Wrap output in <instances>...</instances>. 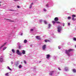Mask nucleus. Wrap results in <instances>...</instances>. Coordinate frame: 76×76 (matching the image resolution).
Segmentation results:
<instances>
[{
    "instance_id": "nucleus-19",
    "label": "nucleus",
    "mask_w": 76,
    "mask_h": 76,
    "mask_svg": "<svg viewBox=\"0 0 76 76\" xmlns=\"http://www.w3.org/2000/svg\"><path fill=\"white\" fill-rule=\"evenodd\" d=\"M56 22V21H52V23H53V25H54L55 23Z\"/></svg>"
},
{
    "instance_id": "nucleus-7",
    "label": "nucleus",
    "mask_w": 76,
    "mask_h": 76,
    "mask_svg": "<svg viewBox=\"0 0 76 76\" xmlns=\"http://www.w3.org/2000/svg\"><path fill=\"white\" fill-rule=\"evenodd\" d=\"M46 48H47V47H46V45H45L43 46L42 48L43 50H45Z\"/></svg>"
},
{
    "instance_id": "nucleus-15",
    "label": "nucleus",
    "mask_w": 76,
    "mask_h": 76,
    "mask_svg": "<svg viewBox=\"0 0 76 76\" xmlns=\"http://www.w3.org/2000/svg\"><path fill=\"white\" fill-rule=\"evenodd\" d=\"M72 20L75 21V20H76V19L74 17H72Z\"/></svg>"
},
{
    "instance_id": "nucleus-16",
    "label": "nucleus",
    "mask_w": 76,
    "mask_h": 76,
    "mask_svg": "<svg viewBox=\"0 0 76 76\" xmlns=\"http://www.w3.org/2000/svg\"><path fill=\"white\" fill-rule=\"evenodd\" d=\"M48 26V28H50V27L51 26V24H49Z\"/></svg>"
},
{
    "instance_id": "nucleus-31",
    "label": "nucleus",
    "mask_w": 76,
    "mask_h": 76,
    "mask_svg": "<svg viewBox=\"0 0 76 76\" xmlns=\"http://www.w3.org/2000/svg\"><path fill=\"white\" fill-rule=\"evenodd\" d=\"M32 6L31 5H30V6L29 7L30 9H31V8H32Z\"/></svg>"
},
{
    "instance_id": "nucleus-11",
    "label": "nucleus",
    "mask_w": 76,
    "mask_h": 76,
    "mask_svg": "<svg viewBox=\"0 0 76 76\" xmlns=\"http://www.w3.org/2000/svg\"><path fill=\"white\" fill-rule=\"evenodd\" d=\"M36 38L38 39H40V37H39L38 36H36Z\"/></svg>"
},
{
    "instance_id": "nucleus-23",
    "label": "nucleus",
    "mask_w": 76,
    "mask_h": 76,
    "mask_svg": "<svg viewBox=\"0 0 76 76\" xmlns=\"http://www.w3.org/2000/svg\"><path fill=\"white\" fill-rule=\"evenodd\" d=\"M56 23H59V24L61 23H60V22L59 21H57L56 22Z\"/></svg>"
},
{
    "instance_id": "nucleus-43",
    "label": "nucleus",
    "mask_w": 76,
    "mask_h": 76,
    "mask_svg": "<svg viewBox=\"0 0 76 76\" xmlns=\"http://www.w3.org/2000/svg\"><path fill=\"white\" fill-rule=\"evenodd\" d=\"M6 43H4V45H6Z\"/></svg>"
},
{
    "instance_id": "nucleus-18",
    "label": "nucleus",
    "mask_w": 76,
    "mask_h": 76,
    "mask_svg": "<svg viewBox=\"0 0 76 76\" xmlns=\"http://www.w3.org/2000/svg\"><path fill=\"white\" fill-rule=\"evenodd\" d=\"M67 19L69 20H70V19H71V17L69 16V17H68Z\"/></svg>"
},
{
    "instance_id": "nucleus-37",
    "label": "nucleus",
    "mask_w": 76,
    "mask_h": 76,
    "mask_svg": "<svg viewBox=\"0 0 76 76\" xmlns=\"http://www.w3.org/2000/svg\"><path fill=\"white\" fill-rule=\"evenodd\" d=\"M21 47L20 46H19V49H20V48Z\"/></svg>"
},
{
    "instance_id": "nucleus-33",
    "label": "nucleus",
    "mask_w": 76,
    "mask_h": 76,
    "mask_svg": "<svg viewBox=\"0 0 76 76\" xmlns=\"http://www.w3.org/2000/svg\"><path fill=\"white\" fill-rule=\"evenodd\" d=\"M34 31V29H31V30H30V31Z\"/></svg>"
},
{
    "instance_id": "nucleus-44",
    "label": "nucleus",
    "mask_w": 76,
    "mask_h": 76,
    "mask_svg": "<svg viewBox=\"0 0 76 76\" xmlns=\"http://www.w3.org/2000/svg\"><path fill=\"white\" fill-rule=\"evenodd\" d=\"M64 24H64V23L63 24V26H64Z\"/></svg>"
},
{
    "instance_id": "nucleus-20",
    "label": "nucleus",
    "mask_w": 76,
    "mask_h": 76,
    "mask_svg": "<svg viewBox=\"0 0 76 76\" xmlns=\"http://www.w3.org/2000/svg\"><path fill=\"white\" fill-rule=\"evenodd\" d=\"M7 48V47H4L3 48V50H6Z\"/></svg>"
},
{
    "instance_id": "nucleus-12",
    "label": "nucleus",
    "mask_w": 76,
    "mask_h": 76,
    "mask_svg": "<svg viewBox=\"0 0 76 76\" xmlns=\"http://www.w3.org/2000/svg\"><path fill=\"white\" fill-rule=\"evenodd\" d=\"M64 70L65 71H68V68L67 67H65L64 68Z\"/></svg>"
},
{
    "instance_id": "nucleus-35",
    "label": "nucleus",
    "mask_w": 76,
    "mask_h": 76,
    "mask_svg": "<svg viewBox=\"0 0 76 76\" xmlns=\"http://www.w3.org/2000/svg\"><path fill=\"white\" fill-rule=\"evenodd\" d=\"M17 8H20V7L19 6H17Z\"/></svg>"
},
{
    "instance_id": "nucleus-29",
    "label": "nucleus",
    "mask_w": 76,
    "mask_h": 76,
    "mask_svg": "<svg viewBox=\"0 0 76 76\" xmlns=\"http://www.w3.org/2000/svg\"><path fill=\"white\" fill-rule=\"evenodd\" d=\"M73 38L74 41H76V38L75 37H74Z\"/></svg>"
},
{
    "instance_id": "nucleus-14",
    "label": "nucleus",
    "mask_w": 76,
    "mask_h": 76,
    "mask_svg": "<svg viewBox=\"0 0 76 76\" xmlns=\"http://www.w3.org/2000/svg\"><path fill=\"white\" fill-rule=\"evenodd\" d=\"M73 72L74 73H76V69H73Z\"/></svg>"
},
{
    "instance_id": "nucleus-38",
    "label": "nucleus",
    "mask_w": 76,
    "mask_h": 76,
    "mask_svg": "<svg viewBox=\"0 0 76 76\" xmlns=\"http://www.w3.org/2000/svg\"><path fill=\"white\" fill-rule=\"evenodd\" d=\"M0 3H1V2H0V6H1V4Z\"/></svg>"
},
{
    "instance_id": "nucleus-28",
    "label": "nucleus",
    "mask_w": 76,
    "mask_h": 76,
    "mask_svg": "<svg viewBox=\"0 0 76 76\" xmlns=\"http://www.w3.org/2000/svg\"><path fill=\"white\" fill-rule=\"evenodd\" d=\"M44 22L45 24H47V21H44Z\"/></svg>"
},
{
    "instance_id": "nucleus-3",
    "label": "nucleus",
    "mask_w": 76,
    "mask_h": 76,
    "mask_svg": "<svg viewBox=\"0 0 76 76\" xmlns=\"http://www.w3.org/2000/svg\"><path fill=\"white\" fill-rule=\"evenodd\" d=\"M17 54L18 55H19V56H21L22 54H21V53L19 52V50H17Z\"/></svg>"
},
{
    "instance_id": "nucleus-39",
    "label": "nucleus",
    "mask_w": 76,
    "mask_h": 76,
    "mask_svg": "<svg viewBox=\"0 0 76 76\" xmlns=\"http://www.w3.org/2000/svg\"><path fill=\"white\" fill-rule=\"evenodd\" d=\"M68 26H69V25H70V23H68Z\"/></svg>"
},
{
    "instance_id": "nucleus-5",
    "label": "nucleus",
    "mask_w": 76,
    "mask_h": 76,
    "mask_svg": "<svg viewBox=\"0 0 76 76\" xmlns=\"http://www.w3.org/2000/svg\"><path fill=\"white\" fill-rule=\"evenodd\" d=\"M4 19H7V20H9V22H14V21H13V20H12L10 19L5 18Z\"/></svg>"
},
{
    "instance_id": "nucleus-41",
    "label": "nucleus",
    "mask_w": 76,
    "mask_h": 76,
    "mask_svg": "<svg viewBox=\"0 0 76 76\" xmlns=\"http://www.w3.org/2000/svg\"><path fill=\"white\" fill-rule=\"evenodd\" d=\"M15 1H19V0H14Z\"/></svg>"
},
{
    "instance_id": "nucleus-17",
    "label": "nucleus",
    "mask_w": 76,
    "mask_h": 76,
    "mask_svg": "<svg viewBox=\"0 0 76 76\" xmlns=\"http://www.w3.org/2000/svg\"><path fill=\"white\" fill-rule=\"evenodd\" d=\"M24 43H26L27 42V40L26 39H25L24 41Z\"/></svg>"
},
{
    "instance_id": "nucleus-9",
    "label": "nucleus",
    "mask_w": 76,
    "mask_h": 76,
    "mask_svg": "<svg viewBox=\"0 0 76 76\" xmlns=\"http://www.w3.org/2000/svg\"><path fill=\"white\" fill-rule=\"evenodd\" d=\"M3 59L2 58H0V62H1V63L3 62Z\"/></svg>"
},
{
    "instance_id": "nucleus-36",
    "label": "nucleus",
    "mask_w": 76,
    "mask_h": 76,
    "mask_svg": "<svg viewBox=\"0 0 76 76\" xmlns=\"http://www.w3.org/2000/svg\"><path fill=\"white\" fill-rule=\"evenodd\" d=\"M58 49H61V47H60L59 46L58 47Z\"/></svg>"
},
{
    "instance_id": "nucleus-47",
    "label": "nucleus",
    "mask_w": 76,
    "mask_h": 76,
    "mask_svg": "<svg viewBox=\"0 0 76 76\" xmlns=\"http://www.w3.org/2000/svg\"><path fill=\"white\" fill-rule=\"evenodd\" d=\"M75 48H76V45L75 46Z\"/></svg>"
},
{
    "instance_id": "nucleus-25",
    "label": "nucleus",
    "mask_w": 76,
    "mask_h": 76,
    "mask_svg": "<svg viewBox=\"0 0 76 76\" xmlns=\"http://www.w3.org/2000/svg\"><path fill=\"white\" fill-rule=\"evenodd\" d=\"M12 51L13 52V53H15V50L14 49H12Z\"/></svg>"
},
{
    "instance_id": "nucleus-32",
    "label": "nucleus",
    "mask_w": 76,
    "mask_h": 76,
    "mask_svg": "<svg viewBox=\"0 0 76 76\" xmlns=\"http://www.w3.org/2000/svg\"><path fill=\"white\" fill-rule=\"evenodd\" d=\"M46 7H48V4H46Z\"/></svg>"
},
{
    "instance_id": "nucleus-13",
    "label": "nucleus",
    "mask_w": 76,
    "mask_h": 76,
    "mask_svg": "<svg viewBox=\"0 0 76 76\" xmlns=\"http://www.w3.org/2000/svg\"><path fill=\"white\" fill-rule=\"evenodd\" d=\"M22 53L23 54H25V51L24 50H23Z\"/></svg>"
},
{
    "instance_id": "nucleus-27",
    "label": "nucleus",
    "mask_w": 76,
    "mask_h": 76,
    "mask_svg": "<svg viewBox=\"0 0 76 76\" xmlns=\"http://www.w3.org/2000/svg\"><path fill=\"white\" fill-rule=\"evenodd\" d=\"M43 10H44V12H46L47 11V10H46V9H45V8H44L43 9Z\"/></svg>"
},
{
    "instance_id": "nucleus-22",
    "label": "nucleus",
    "mask_w": 76,
    "mask_h": 76,
    "mask_svg": "<svg viewBox=\"0 0 76 76\" xmlns=\"http://www.w3.org/2000/svg\"><path fill=\"white\" fill-rule=\"evenodd\" d=\"M5 76H9V73H7L5 74Z\"/></svg>"
},
{
    "instance_id": "nucleus-42",
    "label": "nucleus",
    "mask_w": 76,
    "mask_h": 76,
    "mask_svg": "<svg viewBox=\"0 0 76 76\" xmlns=\"http://www.w3.org/2000/svg\"><path fill=\"white\" fill-rule=\"evenodd\" d=\"M39 22H42V20H39Z\"/></svg>"
},
{
    "instance_id": "nucleus-10",
    "label": "nucleus",
    "mask_w": 76,
    "mask_h": 76,
    "mask_svg": "<svg viewBox=\"0 0 76 76\" xmlns=\"http://www.w3.org/2000/svg\"><path fill=\"white\" fill-rule=\"evenodd\" d=\"M45 42H50V40L45 39Z\"/></svg>"
},
{
    "instance_id": "nucleus-46",
    "label": "nucleus",
    "mask_w": 76,
    "mask_h": 76,
    "mask_svg": "<svg viewBox=\"0 0 76 76\" xmlns=\"http://www.w3.org/2000/svg\"><path fill=\"white\" fill-rule=\"evenodd\" d=\"M41 62V61H39V63H40V62Z\"/></svg>"
},
{
    "instance_id": "nucleus-34",
    "label": "nucleus",
    "mask_w": 76,
    "mask_h": 76,
    "mask_svg": "<svg viewBox=\"0 0 76 76\" xmlns=\"http://www.w3.org/2000/svg\"><path fill=\"white\" fill-rule=\"evenodd\" d=\"M24 63L25 64H26V63H27V62H26V61H24Z\"/></svg>"
},
{
    "instance_id": "nucleus-21",
    "label": "nucleus",
    "mask_w": 76,
    "mask_h": 76,
    "mask_svg": "<svg viewBox=\"0 0 76 76\" xmlns=\"http://www.w3.org/2000/svg\"><path fill=\"white\" fill-rule=\"evenodd\" d=\"M72 18H75V17H76V15H73L72 16Z\"/></svg>"
},
{
    "instance_id": "nucleus-8",
    "label": "nucleus",
    "mask_w": 76,
    "mask_h": 76,
    "mask_svg": "<svg viewBox=\"0 0 76 76\" xmlns=\"http://www.w3.org/2000/svg\"><path fill=\"white\" fill-rule=\"evenodd\" d=\"M47 56V58H50V55H49V54H48L47 55H46Z\"/></svg>"
},
{
    "instance_id": "nucleus-24",
    "label": "nucleus",
    "mask_w": 76,
    "mask_h": 76,
    "mask_svg": "<svg viewBox=\"0 0 76 76\" xmlns=\"http://www.w3.org/2000/svg\"><path fill=\"white\" fill-rule=\"evenodd\" d=\"M8 69L10 70H12V69L10 68V67H9V66H8Z\"/></svg>"
},
{
    "instance_id": "nucleus-4",
    "label": "nucleus",
    "mask_w": 76,
    "mask_h": 76,
    "mask_svg": "<svg viewBox=\"0 0 76 76\" xmlns=\"http://www.w3.org/2000/svg\"><path fill=\"white\" fill-rule=\"evenodd\" d=\"M54 71H52L51 72H50V73L49 74V75H50V76H52V75H53L54 74Z\"/></svg>"
},
{
    "instance_id": "nucleus-6",
    "label": "nucleus",
    "mask_w": 76,
    "mask_h": 76,
    "mask_svg": "<svg viewBox=\"0 0 76 76\" xmlns=\"http://www.w3.org/2000/svg\"><path fill=\"white\" fill-rule=\"evenodd\" d=\"M54 20L56 22H57V21H58V17H56L54 18Z\"/></svg>"
},
{
    "instance_id": "nucleus-40",
    "label": "nucleus",
    "mask_w": 76,
    "mask_h": 76,
    "mask_svg": "<svg viewBox=\"0 0 76 76\" xmlns=\"http://www.w3.org/2000/svg\"><path fill=\"white\" fill-rule=\"evenodd\" d=\"M58 69L59 70H61V69H60V68L59 67Z\"/></svg>"
},
{
    "instance_id": "nucleus-45",
    "label": "nucleus",
    "mask_w": 76,
    "mask_h": 76,
    "mask_svg": "<svg viewBox=\"0 0 76 76\" xmlns=\"http://www.w3.org/2000/svg\"><path fill=\"white\" fill-rule=\"evenodd\" d=\"M33 4V3H31V4Z\"/></svg>"
},
{
    "instance_id": "nucleus-30",
    "label": "nucleus",
    "mask_w": 76,
    "mask_h": 76,
    "mask_svg": "<svg viewBox=\"0 0 76 76\" xmlns=\"http://www.w3.org/2000/svg\"><path fill=\"white\" fill-rule=\"evenodd\" d=\"M4 46V45H2L0 47V48H1L2 47H3Z\"/></svg>"
},
{
    "instance_id": "nucleus-1",
    "label": "nucleus",
    "mask_w": 76,
    "mask_h": 76,
    "mask_svg": "<svg viewBox=\"0 0 76 76\" xmlns=\"http://www.w3.org/2000/svg\"><path fill=\"white\" fill-rule=\"evenodd\" d=\"M73 49H69L67 51V50H66V54L68 55H69V53H70V52H71V51H73Z\"/></svg>"
},
{
    "instance_id": "nucleus-2",
    "label": "nucleus",
    "mask_w": 76,
    "mask_h": 76,
    "mask_svg": "<svg viewBox=\"0 0 76 76\" xmlns=\"http://www.w3.org/2000/svg\"><path fill=\"white\" fill-rule=\"evenodd\" d=\"M58 28V32H61V27L60 26H58L57 27Z\"/></svg>"
},
{
    "instance_id": "nucleus-26",
    "label": "nucleus",
    "mask_w": 76,
    "mask_h": 76,
    "mask_svg": "<svg viewBox=\"0 0 76 76\" xmlns=\"http://www.w3.org/2000/svg\"><path fill=\"white\" fill-rule=\"evenodd\" d=\"M22 67V66L21 65H20L19 66V69H20Z\"/></svg>"
}]
</instances>
